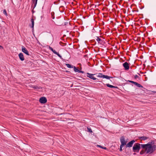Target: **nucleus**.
I'll return each mask as SVG.
<instances>
[{
  "label": "nucleus",
  "instance_id": "f257e3e1",
  "mask_svg": "<svg viewBox=\"0 0 156 156\" xmlns=\"http://www.w3.org/2000/svg\"><path fill=\"white\" fill-rule=\"evenodd\" d=\"M142 148L143 149H146V151H147L146 154H151L153 153L156 150V145H152L151 144L147 143L146 144H143L142 145Z\"/></svg>",
  "mask_w": 156,
  "mask_h": 156
},
{
  "label": "nucleus",
  "instance_id": "79ce46f5",
  "mask_svg": "<svg viewBox=\"0 0 156 156\" xmlns=\"http://www.w3.org/2000/svg\"><path fill=\"white\" fill-rule=\"evenodd\" d=\"M140 73H143V72H141V71L140 72Z\"/></svg>",
  "mask_w": 156,
  "mask_h": 156
},
{
  "label": "nucleus",
  "instance_id": "4468645a",
  "mask_svg": "<svg viewBox=\"0 0 156 156\" xmlns=\"http://www.w3.org/2000/svg\"><path fill=\"white\" fill-rule=\"evenodd\" d=\"M31 22L32 23V25L31 26H30L32 28V31L34 30V20L33 18H32L31 19Z\"/></svg>",
  "mask_w": 156,
  "mask_h": 156
},
{
  "label": "nucleus",
  "instance_id": "c9c22d12",
  "mask_svg": "<svg viewBox=\"0 0 156 156\" xmlns=\"http://www.w3.org/2000/svg\"><path fill=\"white\" fill-rule=\"evenodd\" d=\"M67 23H68L67 22H65L64 25H66L67 24Z\"/></svg>",
  "mask_w": 156,
  "mask_h": 156
},
{
  "label": "nucleus",
  "instance_id": "6ab92c4d",
  "mask_svg": "<svg viewBox=\"0 0 156 156\" xmlns=\"http://www.w3.org/2000/svg\"><path fill=\"white\" fill-rule=\"evenodd\" d=\"M106 85L107 86V87L111 88H113V87H114V86L110 85L109 83H107V84H106Z\"/></svg>",
  "mask_w": 156,
  "mask_h": 156
},
{
  "label": "nucleus",
  "instance_id": "e433bc0d",
  "mask_svg": "<svg viewBox=\"0 0 156 156\" xmlns=\"http://www.w3.org/2000/svg\"><path fill=\"white\" fill-rule=\"evenodd\" d=\"M113 88H116V89H118V87L117 86H114V87H113Z\"/></svg>",
  "mask_w": 156,
  "mask_h": 156
},
{
  "label": "nucleus",
  "instance_id": "bb28decb",
  "mask_svg": "<svg viewBox=\"0 0 156 156\" xmlns=\"http://www.w3.org/2000/svg\"><path fill=\"white\" fill-rule=\"evenodd\" d=\"M57 55H58V57H59L60 58L62 59V56L59 54L57 52V54H56Z\"/></svg>",
  "mask_w": 156,
  "mask_h": 156
},
{
  "label": "nucleus",
  "instance_id": "ddd939ff",
  "mask_svg": "<svg viewBox=\"0 0 156 156\" xmlns=\"http://www.w3.org/2000/svg\"><path fill=\"white\" fill-rule=\"evenodd\" d=\"M18 56L20 59L21 61H23L24 60V56L22 53H19L18 55Z\"/></svg>",
  "mask_w": 156,
  "mask_h": 156
},
{
  "label": "nucleus",
  "instance_id": "1a4fd4ad",
  "mask_svg": "<svg viewBox=\"0 0 156 156\" xmlns=\"http://www.w3.org/2000/svg\"><path fill=\"white\" fill-rule=\"evenodd\" d=\"M39 101L41 104H44L47 102V99L46 98L42 97L40 98Z\"/></svg>",
  "mask_w": 156,
  "mask_h": 156
},
{
  "label": "nucleus",
  "instance_id": "f3484780",
  "mask_svg": "<svg viewBox=\"0 0 156 156\" xmlns=\"http://www.w3.org/2000/svg\"><path fill=\"white\" fill-rule=\"evenodd\" d=\"M134 84L138 87H143V86L142 85L136 82H135Z\"/></svg>",
  "mask_w": 156,
  "mask_h": 156
},
{
  "label": "nucleus",
  "instance_id": "473e14b6",
  "mask_svg": "<svg viewBox=\"0 0 156 156\" xmlns=\"http://www.w3.org/2000/svg\"><path fill=\"white\" fill-rule=\"evenodd\" d=\"M49 49L52 51H53V50H54L50 46L49 47Z\"/></svg>",
  "mask_w": 156,
  "mask_h": 156
},
{
  "label": "nucleus",
  "instance_id": "412c9836",
  "mask_svg": "<svg viewBox=\"0 0 156 156\" xmlns=\"http://www.w3.org/2000/svg\"><path fill=\"white\" fill-rule=\"evenodd\" d=\"M98 146L99 147H100L101 148H102L103 149H105V150H107V149L106 147H104L101 146L100 145H98Z\"/></svg>",
  "mask_w": 156,
  "mask_h": 156
},
{
  "label": "nucleus",
  "instance_id": "20e7f679",
  "mask_svg": "<svg viewBox=\"0 0 156 156\" xmlns=\"http://www.w3.org/2000/svg\"><path fill=\"white\" fill-rule=\"evenodd\" d=\"M98 77H99L101 78H103L107 79H109L110 78H113V77L108 76L107 75H103L102 73H98V75L97 76Z\"/></svg>",
  "mask_w": 156,
  "mask_h": 156
},
{
  "label": "nucleus",
  "instance_id": "9d476101",
  "mask_svg": "<svg viewBox=\"0 0 156 156\" xmlns=\"http://www.w3.org/2000/svg\"><path fill=\"white\" fill-rule=\"evenodd\" d=\"M96 39L99 43L102 45L105 43L104 41L98 37H96Z\"/></svg>",
  "mask_w": 156,
  "mask_h": 156
},
{
  "label": "nucleus",
  "instance_id": "39448f33",
  "mask_svg": "<svg viewBox=\"0 0 156 156\" xmlns=\"http://www.w3.org/2000/svg\"><path fill=\"white\" fill-rule=\"evenodd\" d=\"M120 142L121 143V145L124 146L126 145L127 141L125 140V139L124 136H122L120 139Z\"/></svg>",
  "mask_w": 156,
  "mask_h": 156
},
{
  "label": "nucleus",
  "instance_id": "dca6fc26",
  "mask_svg": "<svg viewBox=\"0 0 156 156\" xmlns=\"http://www.w3.org/2000/svg\"><path fill=\"white\" fill-rule=\"evenodd\" d=\"M147 153V151H146V149H143L140 152V155L143 154L144 153Z\"/></svg>",
  "mask_w": 156,
  "mask_h": 156
},
{
  "label": "nucleus",
  "instance_id": "4c0bfd02",
  "mask_svg": "<svg viewBox=\"0 0 156 156\" xmlns=\"http://www.w3.org/2000/svg\"><path fill=\"white\" fill-rule=\"evenodd\" d=\"M0 49H3V48L2 46L0 45Z\"/></svg>",
  "mask_w": 156,
  "mask_h": 156
},
{
  "label": "nucleus",
  "instance_id": "a211bd4d",
  "mask_svg": "<svg viewBox=\"0 0 156 156\" xmlns=\"http://www.w3.org/2000/svg\"><path fill=\"white\" fill-rule=\"evenodd\" d=\"M66 65L68 68H73L74 66H73L69 64H66Z\"/></svg>",
  "mask_w": 156,
  "mask_h": 156
},
{
  "label": "nucleus",
  "instance_id": "2eb2a0df",
  "mask_svg": "<svg viewBox=\"0 0 156 156\" xmlns=\"http://www.w3.org/2000/svg\"><path fill=\"white\" fill-rule=\"evenodd\" d=\"M139 139H141V140H145L147 139H148L149 137L145 136H139L138 137Z\"/></svg>",
  "mask_w": 156,
  "mask_h": 156
},
{
  "label": "nucleus",
  "instance_id": "2f4dec72",
  "mask_svg": "<svg viewBox=\"0 0 156 156\" xmlns=\"http://www.w3.org/2000/svg\"><path fill=\"white\" fill-rule=\"evenodd\" d=\"M52 51L53 52V53L55 54H57V52L55 51V50L54 49L53 50V51Z\"/></svg>",
  "mask_w": 156,
  "mask_h": 156
},
{
  "label": "nucleus",
  "instance_id": "c03bdc74",
  "mask_svg": "<svg viewBox=\"0 0 156 156\" xmlns=\"http://www.w3.org/2000/svg\"><path fill=\"white\" fill-rule=\"evenodd\" d=\"M136 154L135 153H134L133 154H134V155H135Z\"/></svg>",
  "mask_w": 156,
  "mask_h": 156
},
{
  "label": "nucleus",
  "instance_id": "423d86ee",
  "mask_svg": "<svg viewBox=\"0 0 156 156\" xmlns=\"http://www.w3.org/2000/svg\"><path fill=\"white\" fill-rule=\"evenodd\" d=\"M134 140H133L129 142L126 146V148L127 147H132L133 144L135 142Z\"/></svg>",
  "mask_w": 156,
  "mask_h": 156
},
{
  "label": "nucleus",
  "instance_id": "37998d69",
  "mask_svg": "<svg viewBox=\"0 0 156 156\" xmlns=\"http://www.w3.org/2000/svg\"><path fill=\"white\" fill-rule=\"evenodd\" d=\"M138 74L139 75V76H140V75L139 73H138Z\"/></svg>",
  "mask_w": 156,
  "mask_h": 156
},
{
  "label": "nucleus",
  "instance_id": "ea45409f",
  "mask_svg": "<svg viewBox=\"0 0 156 156\" xmlns=\"http://www.w3.org/2000/svg\"><path fill=\"white\" fill-rule=\"evenodd\" d=\"M59 44H60V45H62V44H63V43H62V42L60 41V42H59Z\"/></svg>",
  "mask_w": 156,
  "mask_h": 156
},
{
  "label": "nucleus",
  "instance_id": "aec40b11",
  "mask_svg": "<svg viewBox=\"0 0 156 156\" xmlns=\"http://www.w3.org/2000/svg\"><path fill=\"white\" fill-rule=\"evenodd\" d=\"M73 68H74V70L75 72L79 73V70L75 66H73Z\"/></svg>",
  "mask_w": 156,
  "mask_h": 156
},
{
  "label": "nucleus",
  "instance_id": "5701e85b",
  "mask_svg": "<svg viewBox=\"0 0 156 156\" xmlns=\"http://www.w3.org/2000/svg\"><path fill=\"white\" fill-rule=\"evenodd\" d=\"M54 14H55V13L54 12H52L51 13V18L52 19H54L55 18Z\"/></svg>",
  "mask_w": 156,
  "mask_h": 156
},
{
  "label": "nucleus",
  "instance_id": "0eeeda50",
  "mask_svg": "<svg viewBox=\"0 0 156 156\" xmlns=\"http://www.w3.org/2000/svg\"><path fill=\"white\" fill-rule=\"evenodd\" d=\"M87 76L88 77H89L90 79H92L94 80H95L96 79L98 80V79H96L95 77L94 76V75H95V74H93L88 73H87Z\"/></svg>",
  "mask_w": 156,
  "mask_h": 156
},
{
  "label": "nucleus",
  "instance_id": "7c9ffc66",
  "mask_svg": "<svg viewBox=\"0 0 156 156\" xmlns=\"http://www.w3.org/2000/svg\"><path fill=\"white\" fill-rule=\"evenodd\" d=\"M128 81L129 82H130L131 83H133V84H134V83L135 82L133 81H131V80H128Z\"/></svg>",
  "mask_w": 156,
  "mask_h": 156
},
{
  "label": "nucleus",
  "instance_id": "a878e982",
  "mask_svg": "<svg viewBox=\"0 0 156 156\" xmlns=\"http://www.w3.org/2000/svg\"><path fill=\"white\" fill-rule=\"evenodd\" d=\"M3 13L6 16H7V13L6 12V11L5 9H4L3 12Z\"/></svg>",
  "mask_w": 156,
  "mask_h": 156
},
{
  "label": "nucleus",
  "instance_id": "6e6552de",
  "mask_svg": "<svg viewBox=\"0 0 156 156\" xmlns=\"http://www.w3.org/2000/svg\"><path fill=\"white\" fill-rule=\"evenodd\" d=\"M123 66L126 70H128L129 68V65L127 62H125L123 64Z\"/></svg>",
  "mask_w": 156,
  "mask_h": 156
},
{
  "label": "nucleus",
  "instance_id": "b1692460",
  "mask_svg": "<svg viewBox=\"0 0 156 156\" xmlns=\"http://www.w3.org/2000/svg\"><path fill=\"white\" fill-rule=\"evenodd\" d=\"M149 143V144H151V145H154V140H151V142H149L148 143Z\"/></svg>",
  "mask_w": 156,
  "mask_h": 156
},
{
  "label": "nucleus",
  "instance_id": "72a5a7b5",
  "mask_svg": "<svg viewBox=\"0 0 156 156\" xmlns=\"http://www.w3.org/2000/svg\"><path fill=\"white\" fill-rule=\"evenodd\" d=\"M84 72L83 71L80 70L79 71V73H83Z\"/></svg>",
  "mask_w": 156,
  "mask_h": 156
},
{
  "label": "nucleus",
  "instance_id": "c756f323",
  "mask_svg": "<svg viewBox=\"0 0 156 156\" xmlns=\"http://www.w3.org/2000/svg\"><path fill=\"white\" fill-rule=\"evenodd\" d=\"M61 8L63 9V11H61L60 12H62L64 11V7L63 6H60V8Z\"/></svg>",
  "mask_w": 156,
  "mask_h": 156
},
{
  "label": "nucleus",
  "instance_id": "a19ab883",
  "mask_svg": "<svg viewBox=\"0 0 156 156\" xmlns=\"http://www.w3.org/2000/svg\"><path fill=\"white\" fill-rule=\"evenodd\" d=\"M60 2V0H58L57 1V2L59 3Z\"/></svg>",
  "mask_w": 156,
  "mask_h": 156
},
{
  "label": "nucleus",
  "instance_id": "393cba45",
  "mask_svg": "<svg viewBox=\"0 0 156 156\" xmlns=\"http://www.w3.org/2000/svg\"><path fill=\"white\" fill-rule=\"evenodd\" d=\"M32 87L34 88V89H39L38 86H33Z\"/></svg>",
  "mask_w": 156,
  "mask_h": 156
},
{
  "label": "nucleus",
  "instance_id": "c85d7f7f",
  "mask_svg": "<svg viewBox=\"0 0 156 156\" xmlns=\"http://www.w3.org/2000/svg\"><path fill=\"white\" fill-rule=\"evenodd\" d=\"M123 146H122V145H120V149H119V151H122V147Z\"/></svg>",
  "mask_w": 156,
  "mask_h": 156
},
{
  "label": "nucleus",
  "instance_id": "f704fd0d",
  "mask_svg": "<svg viewBox=\"0 0 156 156\" xmlns=\"http://www.w3.org/2000/svg\"><path fill=\"white\" fill-rule=\"evenodd\" d=\"M84 58H86V57L88 58V55H84Z\"/></svg>",
  "mask_w": 156,
  "mask_h": 156
},
{
  "label": "nucleus",
  "instance_id": "f03ea898",
  "mask_svg": "<svg viewBox=\"0 0 156 156\" xmlns=\"http://www.w3.org/2000/svg\"><path fill=\"white\" fill-rule=\"evenodd\" d=\"M143 144H140L139 143H136L135 144L133 147V150L134 152H138L140 149L141 147H142V145Z\"/></svg>",
  "mask_w": 156,
  "mask_h": 156
},
{
  "label": "nucleus",
  "instance_id": "a18cd8bd",
  "mask_svg": "<svg viewBox=\"0 0 156 156\" xmlns=\"http://www.w3.org/2000/svg\"><path fill=\"white\" fill-rule=\"evenodd\" d=\"M137 41H138V42L139 41L138 40V39H137Z\"/></svg>",
  "mask_w": 156,
  "mask_h": 156
},
{
  "label": "nucleus",
  "instance_id": "cd10ccee",
  "mask_svg": "<svg viewBox=\"0 0 156 156\" xmlns=\"http://www.w3.org/2000/svg\"><path fill=\"white\" fill-rule=\"evenodd\" d=\"M134 78L136 79H140V78L139 77V76L137 75H135V76H134Z\"/></svg>",
  "mask_w": 156,
  "mask_h": 156
},
{
  "label": "nucleus",
  "instance_id": "4be33fe9",
  "mask_svg": "<svg viewBox=\"0 0 156 156\" xmlns=\"http://www.w3.org/2000/svg\"><path fill=\"white\" fill-rule=\"evenodd\" d=\"M87 131L90 133L92 132V129L90 128H89V127H87Z\"/></svg>",
  "mask_w": 156,
  "mask_h": 156
},
{
  "label": "nucleus",
  "instance_id": "f8f14e48",
  "mask_svg": "<svg viewBox=\"0 0 156 156\" xmlns=\"http://www.w3.org/2000/svg\"><path fill=\"white\" fill-rule=\"evenodd\" d=\"M33 4H34L33 8L32 10V12L33 13L34 12V9L35 7L36 6V5L37 4V0H32Z\"/></svg>",
  "mask_w": 156,
  "mask_h": 156
},
{
  "label": "nucleus",
  "instance_id": "7ed1b4c3",
  "mask_svg": "<svg viewBox=\"0 0 156 156\" xmlns=\"http://www.w3.org/2000/svg\"><path fill=\"white\" fill-rule=\"evenodd\" d=\"M65 20L64 18L58 19L56 21V23L58 26H61L63 24Z\"/></svg>",
  "mask_w": 156,
  "mask_h": 156
},
{
  "label": "nucleus",
  "instance_id": "9b49d317",
  "mask_svg": "<svg viewBox=\"0 0 156 156\" xmlns=\"http://www.w3.org/2000/svg\"><path fill=\"white\" fill-rule=\"evenodd\" d=\"M22 51L25 53L26 55H29V52L27 50V49L24 47V46H22Z\"/></svg>",
  "mask_w": 156,
  "mask_h": 156
},
{
  "label": "nucleus",
  "instance_id": "58836bf2",
  "mask_svg": "<svg viewBox=\"0 0 156 156\" xmlns=\"http://www.w3.org/2000/svg\"><path fill=\"white\" fill-rule=\"evenodd\" d=\"M56 3H57V2H56V1H55V2H54V4H56Z\"/></svg>",
  "mask_w": 156,
  "mask_h": 156
}]
</instances>
